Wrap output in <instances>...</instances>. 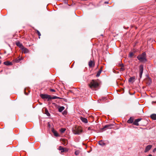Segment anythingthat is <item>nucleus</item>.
<instances>
[{"label":"nucleus","instance_id":"nucleus-1","mask_svg":"<svg viewBox=\"0 0 156 156\" xmlns=\"http://www.w3.org/2000/svg\"><path fill=\"white\" fill-rule=\"evenodd\" d=\"M72 131L74 134L80 135L83 131L82 128L80 126H75L72 129Z\"/></svg>","mask_w":156,"mask_h":156},{"label":"nucleus","instance_id":"nucleus-2","mask_svg":"<svg viewBox=\"0 0 156 156\" xmlns=\"http://www.w3.org/2000/svg\"><path fill=\"white\" fill-rule=\"evenodd\" d=\"M137 58L140 62H145L147 61L146 54L145 52L142 54L138 55Z\"/></svg>","mask_w":156,"mask_h":156},{"label":"nucleus","instance_id":"nucleus-3","mask_svg":"<svg viewBox=\"0 0 156 156\" xmlns=\"http://www.w3.org/2000/svg\"><path fill=\"white\" fill-rule=\"evenodd\" d=\"M89 86L90 88L92 89L93 88H96L98 86L99 83L96 81L93 80L91 82Z\"/></svg>","mask_w":156,"mask_h":156},{"label":"nucleus","instance_id":"nucleus-4","mask_svg":"<svg viewBox=\"0 0 156 156\" xmlns=\"http://www.w3.org/2000/svg\"><path fill=\"white\" fill-rule=\"evenodd\" d=\"M139 76L140 78H141L142 76V74L143 72V66L141 65L139 67Z\"/></svg>","mask_w":156,"mask_h":156},{"label":"nucleus","instance_id":"nucleus-5","mask_svg":"<svg viewBox=\"0 0 156 156\" xmlns=\"http://www.w3.org/2000/svg\"><path fill=\"white\" fill-rule=\"evenodd\" d=\"M40 96L42 99H48V101H49L51 99V96L50 95L46 94H41Z\"/></svg>","mask_w":156,"mask_h":156},{"label":"nucleus","instance_id":"nucleus-6","mask_svg":"<svg viewBox=\"0 0 156 156\" xmlns=\"http://www.w3.org/2000/svg\"><path fill=\"white\" fill-rule=\"evenodd\" d=\"M152 147V145H147V146H146L145 148V149L144 150V152L145 153L147 152L151 149Z\"/></svg>","mask_w":156,"mask_h":156},{"label":"nucleus","instance_id":"nucleus-7","mask_svg":"<svg viewBox=\"0 0 156 156\" xmlns=\"http://www.w3.org/2000/svg\"><path fill=\"white\" fill-rule=\"evenodd\" d=\"M21 49L22 50V51L24 53H27L29 52L27 48H25L24 46L21 48Z\"/></svg>","mask_w":156,"mask_h":156},{"label":"nucleus","instance_id":"nucleus-8","mask_svg":"<svg viewBox=\"0 0 156 156\" xmlns=\"http://www.w3.org/2000/svg\"><path fill=\"white\" fill-rule=\"evenodd\" d=\"M113 125L112 124L106 125L104 126L102 129H104L105 128L111 129Z\"/></svg>","mask_w":156,"mask_h":156},{"label":"nucleus","instance_id":"nucleus-9","mask_svg":"<svg viewBox=\"0 0 156 156\" xmlns=\"http://www.w3.org/2000/svg\"><path fill=\"white\" fill-rule=\"evenodd\" d=\"M58 149L61 151V152L62 153L66 151V149L64 148L62 146H60L59 147Z\"/></svg>","mask_w":156,"mask_h":156},{"label":"nucleus","instance_id":"nucleus-10","mask_svg":"<svg viewBox=\"0 0 156 156\" xmlns=\"http://www.w3.org/2000/svg\"><path fill=\"white\" fill-rule=\"evenodd\" d=\"M81 120L85 123H87L88 122L87 119L86 118H83L82 117H80Z\"/></svg>","mask_w":156,"mask_h":156},{"label":"nucleus","instance_id":"nucleus-11","mask_svg":"<svg viewBox=\"0 0 156 156\" xmlns=\"http://www.w3.org/2000/svg\"><path fill=\"white\" fill-rule=\"evenodd\" d=\"M4 64L6 66H10L12 65V64L11 62L6 61L4 62Z\"/></svg>","mask_w":156,"mask_h":156},{"label":"nucleus","instance_id":"nucleus-12","mask_svg":"<svg viewBox=\"0 0 156 156\" xmlns=\"http://www.w3.org/2000/svg\"><path fill=\"white\" fill-rule=\"evenodd\" d=\"M98 144L99 145L102 146H104L105 145V143L102 140L99 141L98 142Z\"/></svg>","mask_w":156,"mask_h":156},{"label":"nucleus","instance_id":"nucleus-13","mask_svg":"<svg viewBox=\"0 0 156 156\" xmlns=\"http://www.w3.org/2000/svg\"><path fill=\"white\" fill-rule=\"evenodd\" d=\"M151 117L153 120H156V114H153L151 115Z\"/></svg>","mask_w":156,"mask_h":156},{"label":"nucleus","instance_id":"nucleus-14","mask_svg":"<svg viewBox=\"0 0 156 156\" xmlns=\"http://www.w3.org/2000/svg\"><path fill=\"white\" fill-rule=\"evenodd\" d=\"M16 44L18 46H19L21 49L23 46V45L19 42L16 43Z\"/></svg>","mask_w":156,"mask_h":156},{"label":"nucleus","instance_id":"nucleus-15","mask_svg":"<svg viewBox=\"0 0 156 156\" xmlns=\"http://www.w3.org/2000/svg\"><path fill=\"white\" fill-rule=\"evenodd\" d=\"M94 64L92 61L90 60L89 62V66L90 67H92L94 66Z\"/></svg>","mask_w":156,"mask_h":156},{"label":"nucleus","instance_id":"nucleus-16","mask_svg":"<svg viewBox=\"0 0 156 156\" xmlns=\"http://www.w3.org/2000/svg\"><path fill=\"white\" fill-rule=\"evenodd\" d=\"M135 77L134 76L130 77L129 79V82H133L134 81Z\"/></svg>","mask_w":156,"mask_h":156},{"label":"nucleus","instance_id":"nucleus-17","mask_svg":"<svg viewBox=\"0 0 156 156\" xmlns=\"http://www.w3.org/2000/svg\"><path fill=\"white\" fill-rule=\"evenodd\" d=\"M64 109L65 107L64 106H61L58 108V110L59 112H61Z\"/></svg>","mask_w":156,"mask_h":156},{"label":"nucleus","instance_id":"nucleus-18","mask_svg":"<svg viewBox=\"0 0 156 156\" xmlns=\"http://www.w3.org/2000/svg\"><path fill=\"white\" fill-rule=\"evenodd\" d=\"M133 122V119L131 117L129 120L127 121V122L129 123H131Z\"/></svg>","mask_w":156,"mask_h":156},{"label":"nucleus","instance_id":"nucleus-19","mask_svg":"<svg viewBox=\"0 0 156 156\" xmlns=\"http://www.w3.org/2000/svg\"><path fill=\"white\" fill-rule=\"evenodd\" d=\"M45 114L48 116H50V114L48 112L47 109V108H45Z\"/></svg>","mask_w":156,"mask_h":156},{"label":"nucleus","instance_id":"nucleus-20","mask_svg":"<svg viewBox=\"0 0 156 156\" xmlns=\"http://www.w3.org/2000/svg\"><path fill=\"white\" fill-rule=\"evenodd\" d=\"M50 98H51V99H57V98L59 99V98H60L59 97H57L56 96H53L52 97H51H51Z\"/></svg>","mask_w":156,"mask_h":156},{"label":"nucleus","instance_id":"nucleus-21","mask_svg":"<svg viewBox=\"0 0 156 156\" xmlns=\"http://www.w3.org/2000/svg\"><path fill=\"white\" fill-rule=\"evenodd\" d=\"M22 59V58H19L18 59V58H16V59L15 60V62H19Z\"/></svg>","mask_w":156,"mask_h":156},{"label":"nucleus","instance_id":"nucleus-22","mask_svg":"<svg viewBox=\"0 0 156 156\" xmlns=\"http://www.w3.org/2000/svg\"><path fill=\"white\" fill-rule=\"evenodd\" d=\"M133 124L134 125H136V126H137L139 125V124H138V122L135 120L133 122Z\"/></svg>","mask_w":156,"mask_h":156},{"label":"nucleus","instance_id":"nucleus-23","mask_svg":"<svg viewBox=\"0 0 156 156\" xmlns=\"http://www.w3.org/2000/svg\"><path fill=\"white\" fill-rule=\"evenodd\" d=\"M54 135L56 136H58V135L57 133V132L55 131H54V132L53 133Z\"/></svg>","mask_w":156,"mask_h":156},{"label":"nucleus","instance_id":"nucleus-24","mask_svg":"<svg viewBox=\"0 0 156 156\" xmlns=\"http://www.w3.org/2000/svg\"><path fill=\"white\" fill-rule=\"evenodd\" d=\"M66 130L65 128H61L60 129V132L61 133H63Z\"/></svg>","mask_w":156,"mask_h":156},{"label":"nucleus","instance_id":"nucleus-25","mask_svg":"<svg viewBox=\"0 0 156 156\" xmlns=\"http://www.w3.org/2000/svg\"><path fill=\"white\" fill-rule=\"evenodd\" d=\"M101 70H99L98 72V73H97V75H96V76L97 77H98L100 75V74H101Z\"/></svg>","mask_w":156,"mask_h":156},{"label":"nucleus","instance_id":"nucleus-26","mask_svg":"<svg viewBox=\"0 0 156 156\" xmlns=\"http://www.w3.org/2000/svg\"><path fill=\"white\" fill-rule=\"evenodd\" d=\"M80 151H76L75 152V154L76 155H78L80 153Z\"/></svg>","mask_w":156,"mask_h":156},{"label":"nucleus","instance_id":"nucleus-27","mask_svg":"<svg viewBox=\"0 0 156 156\" xmlns=\"http://www.w3.org/2000/svg\"><path fill=\"white\" fill-rule=\"evenodd\" d=\"M125 70V68L124 67H122L120 68V71H122Z\"/></svg>","mask_w":156,"mask_h":156},{"label":"nucleus","instance_id":"nucleus-28","mask_svg":"<svg viewBox=\"0 0 156 156\" xmlns=\"http://www.w3.org/2000/svg\"><path fill=\"white\" fill-rule=\"evenodd\" d=\"M133 55V54L132 52L130 53L129 55V57H132Z\"/></svg>","mask_w":156,"mask_h":156},{"label":"nucleus","instance_id":"nucleus-29","mask_svg":"<svg viewBox=\"0 0 156 156\" xmlns=\"http://www.w3.org/2000/svg\"><path fill=\"white\" fill-rule=\"evenodd\" d=\"M147 80L148 81L147 83H149V84H150L151 83V82H152L151 80L150 79V78H148L147 79Z\"/></svg>","mask_w":156,"mask_h":156},{"label":"nucleus","instance_id":"nucleus-30","mask_svg":"<svg viewBox=\"0 0 156 156\" xmlns=\"http://www.w3.org/2000/svg\"><path fill=\"white\" fill-rule=\"evenodd\" d=\"M37 33L39 36V38H40V36L41 35V33H40L39 32V31L38 30H37Z\"/></svg>","mask_w":156,"mask_h":156},{"label":"nucleus","instance_id":"nucleus-31","mask_svg":"<svg viewBox=\"0 0 156 156\" xmlns=\"http://www.w3.org/2000/svg\"><path fill=\"white\" fill-rule=\"evenodd\" d=\"M65 141V144H64L65 145H66L67 144H68V143H67V141L66 140H64L63 141Z\"/></svg>","mask_w":156,"mask_h":156},{"label":"nucleus","instance_id":"nucleus-32","mask_svg":"<svg viewBox=\"0 0 156 156\" xmlns=\"http://www.w3.org/2000/svg\"><path fill=\"white\" fill-rule=\"evenodd\" d=\"M119 67H124V65L123 64H119Z\"/></svg>","mask_w":156,"mask_h":156},{"label":"nucleus","instance_id":"nucleus-33","mask_svg":"<svg viewBox=\"0 0 156 156\" xmlns=\"http://www.w3.org/2000/svg\"><path fill=\"white\" fill-rule=\"evenodd\" d=\"M119 67H124V65L123 64H119Z\"/></svg>","mask_w":156,"mask_h":156},{"label":"nucleus","instance_id":"nucleus-34","mask_svg":"<svg viewBox=\"0 0 156 156\" xmlns=\"http://www.w3.org/2000/svg\"><path fill=\"white\" fill-rule=\"evenodd\" d=\"M141 119H137L135 120L138 122L141 120Z\"/></svg>","mask_w":156,"mask_h":156},{"label":"nucleus","instance_id":"nucleus-35","mask_svg":"<svg viewBox=\"0 0 156 156\" xmlns=\"http://www.w3.org/2000/svg\"><path fill=\"white\" fill-rule=\"evenodd\" d=\"M51 131L53 132V133L54 132V131H55V130H54L53 128H52L51 129Z\"/></svg>","mask_w":156,"mask_h":156},{"label":"nucleus","instance_id":"nucleus-36","mask_svg":"<svg viewBox=\"0 0 156 156\" xmlns=\"http://www.w3.org/2000/svg\"><path fill=\"white\" fill-rule=\"evenodd\" d=\"M50 91L52 92H55V90L54 89H51Z\"/></svg>","mask_w":156,"mask_h":156},{"label":"nucleus","instance_id":"nucleus-37","mask_svg":"<svg viewBox=\"0 0 156 156\" xmlns=\"http://www.w3.org/2000/svg\"><path fill=\"white\" fill-rule=\"evenodd\" d=\"M156 151V148H155L153 150V152H155Z\"/></svg>","mask_w":156,"mask_h":156},{"label":"nucleus","instance_id":"nucleus-38","mask_svg":"<svg viewBox=\"0 0 156 156\" xmlns=\"http://www.w3.org/2000/svg\"><path fill=\"white\" fill-rule=\"evenodd\" d=\"M88 130H91V128L90 127H89L88 128Z\"/></svg>","mask_w":156,"mask_h":156},{"label":"nucleus","instance_id":"nucleus-39","mask_svg":"<svg viewBox=\"0 0 156 156\" xmlns=\"http://www.w3.org/2000/svg\"><path fill=\"white\" fill-rule=\"evenodd\" d=\"M156 103V101H152V104H153L154 103Z\"/></svg>","mask_w":156,"mask_h":156},{"label":"nucleus","instance_id":"nucleus-40","mask_svg":"<svg viewBox=\"0 0 156 156\" xmlns=\"http://www.w3.org/2000/svg\"><path fill=\"white\" fill-rule=\"evenodd\" d=\"M105 3H108V2H105Z\"/></svg>","mask_w":156,"mask_h":156},{"label":"nucleus","instance_id":"nucleus-41","mask_svg":"<svg viewBox=\"0 0 156 156\" xmlns=\"http://www.w3.org/2000/svg\"><path fill=\"white\" fill-rule=\"evenodd\" d=\"M63 114H66V112H64V113H63Z\"/></svg>","mask_w":156,"mask_h":156},{"label":"nucleus","instance_id":"nucleus-42","mask_svg":"<svg viewBox=\"0 0 156 156\" xmlns=\"http://www.w3.org/2000/svg\"><path fill=\"white\" fill-rule=\"evenodd\" d=\"M1 58V57L0 56V59Z\"/></svg>","mask_w":156,"mask_h":156},{"label":"nucleus","instance_id":"nucleus-43","mask_svg":"<svg viewBox=\"0 0 156 156\" xmlns=\"http://www.w3.org/2000/svg\"><path fill=\"white\" fill-rule=\"evenodd\" d=\"M1 61H0V64H1Z\"/></svg>","mask_w":156,"mask_h":156}]
</instances>
